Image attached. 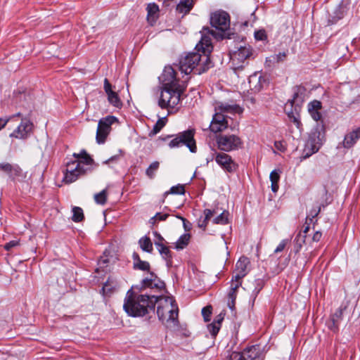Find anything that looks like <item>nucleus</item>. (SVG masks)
Wrapping results in <instances>:
<instances>
[{"mask_svg":"<svg viewBox=\"0 0 360 360\" xmlns=\"http://www.w3.org/2000/svg\"><path fill=\"white\" fill-rule=\"evenodd\" d=\"M191 235L189 233H184L179 237L175 243V248L177 250H183L185 248L190 240Z\"/></svg>","mask_w":360,"mask_h":360,"instance_id":"c756f323","label":"nucleus"},{"mask_svg":"<svg viewBox=\"0 0 360 360\" xmlns=\"http://www.w3.org/2000/svg\"><path fill=\"white\" fill-rule=\"evenodd\" d=\"M321 103L316 100L310 102L308 105L309 112L313 120L316 122L321 119L322 116L319 112V110H321Z\"/></svg>","mask_w":360,"mask_h":360,"instance_id":"b1692460","label":"nucleus"},{"mask_svg":"<svg viewBox=\"0 0 360 360\" xmlns=\"http://www.w3.org/2000/svg\"><path fill=\"white\" fill-rule=\"evenodd\" d=\"M321 206H318L316 209L311 210L309 212V216L307 217V219L309 217H311V218H309V220L311 221L313 218L316 217L319 214V212H321Z\"/></svg>","mask_w":360,"mask_h":360,"instance_id":"864d4df0","label":"nucleus"},{"mask_svg":"<svg viewBox=\"0 0 360 360\" xmlns=\"http://www.w3.org/2000/svg\"><path fill=\"white\" fill-rule=\"evenodd\" d=\"M323 125L319 124L311 131L302 152V159H307L319 151L324 139Z\"/></svg>","mask_w":360,"mask_h":360,"instance_id":"0eeeda50","label":"nucleus"},{"mask_svg":"<svg viewBox=\"0 0 360 360\" xmlns=\"http://www.w3.org/2000/svg\"><path fill=\"white\" fill-rule=\"evenodd\" d=\"M11 120V117H8L6 118L0 117V130L5 127L6 124Z\"/></svg>","mask_w":360,"mask_h":360,"instance_id":"4d7b16f0","label":"nucleus"},{"mask_svg":"<svg viewBox=\"0 0 360 360\" xmlns=\"http://www.w3.org/2000/svg\"><path fill=\"white\" fill-rule=\"evenodd\" d=\"M162 84L158 105L162 109H167L168 113L177 108L180 103L181 95L186 89L185 82L179 83L176 72L172 66H166L159 77Z\"/></svg>","mask_w":360,"mask_h":360,"instance_id":"f257e3e1","label":"nucleus"},{"mask_svg":"<svg viewBox=\"0 0 360 360\" xmlns=\"http://www.w3.org/2000/svg\"><path fill=\"white\" fill-rule=\"evenodd\" d=\"M214 158H215V153H213L210 158H207L206 159L207 164H208L210 161H212L213 160H214Z\"/></svg>","mask_w":360,"mask_h":360,"instance_id":"69168bd1","label":"nucleus"},{"mask_svg":"<svg viewBox=\"0 0 360 360\" xmlns=\"http://www.w3.org/2000/svg\"><path fill=\"white\" fill-rule=\"evenodd\" d=\"M265 84L266 80L261 75L255 73L249 77L250 88L255 93L260 91Z\"/></svg>","mask_w":360,"mask_h":360,"instance_id":"412c9836","label":"nucleus"},{"mask_svg":"<svg viewBox=\"0 0 360 360\" xmlns=\"http://www.w3.org/2000/svg\"><path fill=\"white\" fill-rule=\"evenodd\" d=\"M195 129H188L177 134L169 135L167 138L174 137L169 143V148H179L181 146H186L191 153L197 151L195 140L194 139Z\"/></svg>","mask_w":360,"mask_h":360,"instance_id":"6e6552de","label":"nucleus"},{"mask_svg":"<svg viewBox=\"0 0 360 360\" xmlns=\"http://www.w3.org/2000/svg\"><path fill=\"white\" fill-rule=\"evenodd\" d=\"M255 38L257 40L263 41L266 39V34L264 30H260L255 32Z\"/></svg>","mask_w":360,"mask_h":360,"instance_id":"49530a36","label":"nucleus"},{"mask_svg":"<svg viewBox=\"0 0 360 360\" xmlns=\"http://www.w3.org/2000/svg\"><path fill=\"white\" fill-rule=\"evenodd\" d=\"M229 360H245L243 353L233 352L229 356Z\"/></svg>","mask_w":360,"mask_h":360,"instance_id":"de8ad7c7","label":"nucleus"},{"mask_svg":"<svg viewBox=\"0 0 360 360\" xmlns=\"http://www.w3.org/2000/svg\"><path fill=\"white\" fill-rule=\"evenodd\" d=\"M79 155H83V159L81 160H75V161H77V162L81 163V166L83 167L84 165H91L93 162V159L87 154L86 150H83L79 153H74V156H79Z\"/></svg>","mask_w":360,"mask_h":360,"instance_id":"c9c22d12","label":"nucleus"},{"mask_svg":"<svg viewBox=\"0 0 360 360\" xmlns=\"http://www.w3.org/2000/svg\"><path fill=\"white\" fill-rule=\"evenodd\" d=\"M213 49L211 38L209 36L202 35L198 44L195 46L197 52L188 53L179 60V68L185 75L194 71L200 75L212 66V62L209 54Z\"/></svg>","mask_w":360,"mask_h":360,"instance_id":"f03ea898","label":"nucleus"},{"mask_svg":"<svg viewBox=\"0 0 360 360\" xmlns=\"http://www.w3.org/2000/svg\"><path fill=\"white\" fill-rule=\"evenodd\" d=\"M235 304L236 300H228L227 304L231 311H233L235 309Z\"/></svg>","mask_w":360,"mask_h":360,"instance_id":"680f3d73","label":"nucleus"},{"mask_svg":"<svg viewBox=\"0 0 360 360\" xmlns=\"http://www.w3.org/2000/svg\"><path fill=\"white\" fill-rule=\"evenodd\" d=\"M21 115H22V114H21L20 112H18V113H16V114H15V115H13L11 116V120H12L13 117H21Z\"/></svg>","mask_w":360,"mask_h":360,"instance_id":"774afa93","label":"nucleus"},{"mask_svg":"<svg viewBox=\"0 0 360 360\" xmlns=\"http://www.w3.org/2000/svg\"><path fill=\"white\" fill-rule=\"evenodd\" d=\"M169 216V214H162L160 212L156 213V214L151 218V220L154 221H165L167 217Z\"/></svg>","mask_w":360,"mask_h":360,"instance_id":"8fccbe9b","label":"nucleus"},{"mask_svg":"<svg viewBox=\"0 0 360 360\" xmlns=\"http://www.w3.org/2000/svg\"><path fill=\"white\" fill-rule=\"evenodd\" d=\"M274 146L277 150L281 152H284L286 150V146L285 143L281 141H275Z\"/></svg>","mask_w":360,"mask_h":360,"instance_id":"603ef678","label":"nucleus"},{"mask_svg":"<svg viewBox=\"0 0 360 360\" xmlns=\"http://www.w3.org/2000/svg\"><path fill=\"white\" fill-rule=\"evenodd\" d=\"M94 200L97 204L104 205L107 200V191L105 189L94 195Z\"/></svg>","mask_w":360,"mask_h":360,"instance_id":"a19ab883","label":"nucleus"},{"mask_svg":"<svg viewBox=\"0 0 360 360\" xmlns=\"http://www.w3.org/2000/svg\"><path fill=\"white\" fill-rule=\"evenodd\" d=\"M360 139V127L345 134L342 145L345 148H352Z\"/></svg>","mask_w":360,"mask_h":360,"instance_id":"4be33fe9","label":"nucleus"},{"mask_svg":"<svg viewBox=\"0 0 360 360\" xmlns=\"http://www.w3.org/2000/svg\"><path fill=\"white\" fill-rule=\"evenodd\" d=\"M210 24L215 27L219 32L211 30L209 27H203L202 30V36L211 35L217 40H222L224 39H235L236 34L234 32H226L230 27V15L222 10L216 11L210 15Z\"/></svg>","mask_w":360,"mask_h":360,"instance_id":"20e7f679","label":"nucleus"},{"mask_svg":"<svg viewBox=\"0 0 360 360\" xmlns=\"http://www.w3.org/2000/svg\"><path fill=\"white\" fill-rule=\"evenodd\" d=\"M289 240L288 239H284L281 241V243L278 244V245L276 247V248L274 250L275 253H278L282 252L287 244L288 243Z\"/></svg>","mask_w":360,"mask_h":360,"instance_id":"09e8293b","label":"nucleus"},{"mask_svg":"<svg viewBox=\"0 0 360 360\" xmlns=\"http://www.w3.org/2000/svg\"><path fill=\"white\" fill-rule=\"evenodd\" d=\"M252 54L253 50L250 45L240 46L231 53V63L236 73L244 68L248 64L246 60L250 58Z\"/></svg>","mask_w":360,"mask_h":360,"instance_id":"1a4fd4ad","label":"nucleus"},{"mask_svg":"<svg viewBox=\"0 0 360 360\" xmlns=\"http://www.w3.org/2000/svg\"><path fill=\"white\" fill-rule=\"evenodd\" d=\"M309 230V226H307L303 230V234L302 235H305Z\"/></svg>","mask_w":360,"mask_h":360,"instance_id":"338daca9","label":"nucleus"},{"mask_svg":"<svg viewBox=\"0 0 360 360\" xmlns=\"http://www.w3.org/2000/svg\"><path fill=\"white\" fill-rule=\"evenodd\" d=\"M204 214H205V219H204L203 221L202 222V224H198V226L200 228H202L203 229H205V227L207 224V222L211 219V217H212L214 215L217 214V211H216V210L205 209L204 210Z\"/></svg>","mask_w":360,"mask_h":360,"instance_id":"58836bf2","label":"nucleus"},{"mask_svg":"<svg viewBox=\"0 0 360 360\" xmlns=\"http://www.w3.org/2000/svg\"><path fill=\"white\" fill-rule=\"evenodd\" d=\"M117 121V118L112 115H108L98 121L96 131V141L99 144L104 143L111 131V126Z\"/></svg>","mask_w":360,"mask_h":360,"instance_id":"9b49d317","label":"nucleus"},{"mask_svg":"<svg viewBox=\"0 0 360 360\" xmlns=\"http://www.w3.org/2000/svg\"><path fill=\"white\" fill-rule=\"evenodd\" d=\"M157 314L167 327L178 326L179 309L175 300L171 297L158 295Z\"/></svg>","mask_w":360,"mask_h":360,"instance_id":"39448f33","label":"nucleus"},{"mask_svg":"<svg viewBox=\"0 0 360 360\" xmlns=\"http://www.w3.org/2000/svg\"><path fill=\"white\" fill-rule=\"evenodd\" d=\"M208 330L210 331L212 336L215 337L217 333H219V330L220 329L219 325H217L214 323H212L207 326Z\"/></svg>","mask_w":360,"mask_h":360,"instance_id":"c03bdc74","label":"nucleus"},{"mask_svg":"<svg viewBox=\"0 0 360 360\" xmlns=\"http://www.w3.org/2000/svg\"><path fill=\"white\" fill-rule=\"evenodd\" d=\"M134 269H139L141 271H149L150 264L146 261L139 260L136 263H133Z\"/></svg>","mask_w":360,"mask_h":360,"instance_id":"79ce46f5","label":"nucleus"},{"mask_svg":"<svg viewBox=\"0 0 360 360\" xmlns=\"http://www.w3.org/2000/svg\"><path fill=\"white\" fill-rule=\"evenodd\" d=\"M158 295H136L129 290L124 300L123 308L129 316H143L149 310H154Z\"/></svg>","mask_w":360,"mask_h":360,"instance_id":"7ed1b4c3","label":"nucleus"},{"mask_svg":"<svg viewBox=\"0 0 360 360\" xmlns=\"http://www.w3.org/2000/svg\"><path fill=\"white\" fill-rule=\"evenodd\" d=\"M154 244L158 249L159 253L162 256V259L166 261L167 266H171L172 264V252L167 245V243H159V242H154Z\"/></svg>","mask_w":360,"mask_h":360,"instance_id":"5701e85b","label":"nucleus"},{"mask_svg":"<svg viewBox=\"0 0 360 360\" xmlns=\"http://www.w3.org/2000/svg\"><path fill=\"white\" fill-rule=\"evenodd\" d=\"M0 170L8 174L13 181L25 178L22 169L18 165H12L8 162L0 163Z\"/></svg>","mask_w":360,"mask_h":360,"instance_id":"2eb2a0df","label":"nucleus"},{"mask_svg":"<svg viewBox=\"0 0 360 360\" xmlns=\"http://www.w3.org/2000/svg\"><path fill=\"white\" fill-rule=\"evenodd\" d=\"M240 110V107L237 105H229L226 103H221L219 106V112H235Z\"/></svg>","mask_w":360,"mask_h":360,"instance_id":"e433bc0d","label":"nucleus"},{"mask_svg":"<svg viewBox=\"0 0 360 360\" xmlns=\"http://www.w3.org/2000/svg\"><path fill=\"white\" fill-rule=\"evenodd\" d=\"M103 89L107 94L108 102L114 107L120 108L122 106V103L118 94L112 91V85L107 78L104 79Z\"/></svg>","mask_w":360,"mask_h":360,"instance_id":"6ab92c4d","label":"nucleus"},{"mask_svg":"<svg viewBox=\"0 0 360 360\" xmlns=\"http://www.w3.org/2000/svg\"><path fill=\"white\" fill-rule=\"evenodd\" d=\"M167 122V117L160 118L155 124L153 126L152 131L150 133V135H155L159 133L161 129L166 125Z\"/></svg>","mask_w":360,"mask_h":360,"instance_id":"7c9ffc66","label":"nucleus"},{"mask_svg":"<svg viewBox=\"0 0 360 360\" xmlns=\"http://www.w3.org/2000/svg\"><path fill=\"white\" fill-rule=\"evenodd\" d=\"M228 120L226 116L221 112H217L213 115L212 122L210 124V131L217 133L224 131L228 128Z\"/></svg>","mask_w":360,"mask_h":360,"instance_id":"f3484780","label":"nucleus"},{"mask_svg":"<svg viewBox=\"0 0 360 360\" xmlns=\"http://www.w3.org/2000/svg\"><path fill=\"white\" fill-rule=\"evenodd\" d=\"M326 324H327L328 328L330 330H333V332H336L338 330L339 323H333V321H332L331 319H329Z\"/></svg>","mask_w":360,"mask_h":360,"instance_id":"3c124183","label":"nucleus"},{"mask_svg":"<svg viewBox=\"0 0 360 360\" xmlns=\"http://www.w3.org/2000/svg\"><path fill=\"white\" fill-rule=\"evenodd\" d=\"M72 220L75 222H80L84 218L83 210L79 207H74L72 208Z\"/></svg>","mask_w":360,"mask_h":360,"instance_id":"4c0bfd02","label":"nucleus"},{"mask_svg":"<svg viewBox=\"0 0 360 360\" xmlns=\"http://www.w3.org/2000/svg\"><path fill=\"white\" fill-rule=\"evenodd\" d=\"M18 245H19V242L18 240H11V241L7 243L6 244H5L4 248H5V250L9 251L10 250H11V248H13Z\"/></svg>","mask_w":360,"mask_h":360,"instance_id":"5fc2aeb1","label":"nucleus"},{"mask_svg":"<svg viewBox=\"0 0 360 360\" xmlns=\"http://www.w3.org/2000/svg\"><path fill=\"white\" fill-rule=\"evenodd\" d=\"M160 166V162L158 161H155L153 163H151L149 167L147 168L146 171V175L150 179H153L155 176V172L158 171Z\"/></svg>","mask_w":360,"mask_h":360,"instance_id":"ea45409f","label":"nucleus"},{"mask_svg":"<svg viewBox=\"0 0 360 360\" xmlns=\"http://www.w3.org/2000/svg\"><path fill=\"white\" fill-rule=\"evenodd\" d=\"M229 212L224 210L220 214L213 219V223L216 224L225 225L229 223Z\"/></svg>","mask_w":360,"mask_h":360,"instance_id":"2f4dec72","label":"nucleus"},{"mask_svg":"<svg viewBox=\"0 0 360 360\" xmlns=\"http://www.w3.org/2000/svg\"><path fill=\"white\" fill-rule=\"evenodd\" d=\"M33 127V123L29 119L23 117L21 119L20 124L9 136L18 139H27L32 133Z\"/></svg>","mask_w":360,"mask_h":360,"instance_id":"4468645a","label":"nucleus"},{"mask_svg":"<svg viewBox=\"0 0 360 360\" xmlns=\"http://www.w3.org/2000/svg\"><path fill=\"white\" fill-rule=\"evenodd\" d=\"M181 221H183V225L185 230H190L191 227V224L189 221H188L185 218H181Z\"/></svg>","mask_w":360,"mask_h":360,"instance_id":"052dcab7","label":"nucleus"},{"mask_svg":"<svg viewBox=\"0 0 360 360\" xmlns=\"http://www.w3.org/2000/svg\"><path fill=\"white\" fill-rule=\"evenodd\" d=\"M86 169L81 166V163L77 161L68 162L67 169L65 173L63 181L67 184L75 181L78 177L84 174Z\"/></svg>","mask_w":360,"mask_h":360,"instance_id":"ddd939ff","label":"nucleus"},{"mask_svg":"<svg viewBox=\"0 0 360 360\" xmlns=\"http://www.w3.org/2000/svg\"><path fill=\"white\" fill-rule=\"evenodd\" d=\"M118 159V156L117 155H114V156H112L111 158H110L109 159L106 160L105 161H104V163L105 164H108L111 162H113V161H115Z\"/></svg>","mask_w":360,"mask_h":360,"instance_id":"e2e57ef3","label":"nucleus"},{"mask_svg":"<svg viewBox=\"0 0 360 360\" xmlns=\"http://www.w3.org/2000/svg\"><path fill=\"white\" fill-rule=\"evenodd\" d=\"M214 160L226 172L234 173L238 169V165L224 152H215Z\"/></svg>","mask_w":360,"mask_h":360,"instance_id":"f8f14e48","label":"nucleus"},{"mask_svg":"<svg viewBox=\"0 0 360 360\" xmlns=\"http://www.w3.org/2000/svg\"><path fill=\"white\" fill-rule=\"evenodd\" d=\"M346 306L341 305L338 309H336L335 313L331 315L330 319H331L333 323H338L340 324V321L342 320L343 311L346 309Z\"/></svg>","mask_w":360,"mask_h":360,"instance_id":"f704fd0d","label":"nucleus"},{"mask_svg":"<svg viewBox=\"0 0 360 360\" xmlns=\"http://www.w3.org/2000/svg\"><path fill=\"white\" fill-rule=\"evenodd\" d=\"M305 91L306 89L304 86H295L293 89L292 98L288 100L285 107V110H288V107L290 106V110L287 111L288 116L290 120L293 122L298 129L300 128L302 124L297 111L304 102Z\"/></svg>","mask_w":360,"mask_h":360,"instance_id":"423d86ee","label":"nucleus"},{"mask_svg":"<svg viewBox=\"0 0 360 360\" xmlns=\"http://www.w3.org/2000/svg\"><path fill=\"white\" fill-rule=\"evenodd\" d=\"M281 173L279 169L273 170L269 176L270 181L271 183V188L274 193H276L278 190V181L280 179V174Z\"/></svg>","mask_w":360,"mask_h":360,"instance_id":"bb28decb","label":"nucleus"},{"mask_svg":"<svg viewBox=\"0 0 360 360\" xmlns=\"http://www.w3.org/2000/svg\"><path fill=\"white\" fill-rule=\"evenodd\" d=\"M212 314V308L211 307H205L202 309V315L204 317L205 321H209L210 320V316Z\"/></svg>","mask_w":360,"mask_h":360,"instance_id":"a18cd8bd","label":"nucleus"},{"mask_svg":"<svg viewBox=\"0 0 360 360\" xmlns=\"http://www.w3.org/2000/svg\"><path fill=\"white\" fill-rule=\"evenodd\" d=\"M224 320V315L222 314H219L214 320L213 323L219 325L221 326V323Z\"/></svg>","mask_w":360,"mask_h":360,"instance_id":"13d9d810","label":"nucleus"},{"mask_svg":"<svg viewBox=\"0 0 360 360\" xmlns=\"http://www.w3.org/2000/svg\"><path fill=\"white\" fill-rule=\"evenodd\" d=\"M185 193V188L184 185L178 184L176 186H172L170 189L164 193V198H165L169 194H179L183 195ZM165 202V199H163L162 202Z\"/></svg>","mask_w":360,"mask_h":360,"instance_id":"72a5a7b5","label":"nucleus"},{"mask_svg":"<svg viewBox=\"0 0 360 360\" xmlns=\"http://www.w3.org/2000/svg\"><path fill=\"white\" fill-rule=\"evenodd\" d=\"M147 18L148 21L154 22L156 20L158 16L159 7L155 3L149 4L147 6Z\"/></svg>","mask_w":360,"mask_h":360,"instance_id":"cd10ccee","label":"nucleus"},{"mask_svg":"<svg viewBox=\"0 0 360 360\" xmlns=\"http://www.w3.org/2000/svg\"><path fill=\"white\" fill-rule=\"evenodd\" d=\"M287 57V53L280 52L278 54H274L271 56L269 58H270V60H272L274 62L279 63L283 61L285 58Z\"/></svg>","mask_w":360,"mask_h":360,"instance_id":"37998d69","label":"nucleus"},{"mask_svg":"<svg viewBox=\"0 0 360 360\" xmlns=\"http://www.w3.org/2000/svg\"><path fill=\"white\" fill-rule=\"evenodd\" d=\"M139 245L143 251L152 253L153 250V243L148 236H144L141 237L139 240Z\"/></svg>","mask_w":360,"mask_h":360,"instance_id":"a878e982","label":"nucleus"},{"mask_svg":"<svg viewBox=\"0 0 360 360\" xmlns=\"http://www.w3.org/2000/svg\"><path fill=\"white\" fill-rule=\"evenodd\" d=\"M153 235L155 236V242H159V243H167V242L165 241V240L164 239V238L157 231H154L153 232Z\"/></svg>","mask_w":360,"mask_h":360,"instance_id":"6e6d98bb","label":"nucleus"},{"mask_svg":"<svg viewBox=\"0 0 360 360\" xmlns=\"http://www.w3.org/2000/svg\"><path fill=\"white\" fill-rule=\"evenodd\" d=\"M132 259H133V262L134 263H136L139 260H141L140 257H139V255L138 253L136 252H134L133 255H132Z\"/></svg>","mask_w":360,"mask_h":360,"instance_id":"0e129e2a","label":"nucleus"},{"mask_svg":"<svg viewBox=\"0 0 360 360\" xmlns=\"http://www.w3.org/2000/svg\"><path fill=\"white\" fill-rule=\"evenodd\" d=\"M306 235H302V233H299L293 241V252L297 254L302 248L303 244L305 243Z\"/></svg>","mask_w":360,"mask_h":360,"instance_id":"c85d7f7f","label":"nucleus"},{"mask_svg":"<svg viewBox=\"0 0 360 360\" xmlns=\"http://www.w3.org/2000/svg\"><path fill=\"white\" fill-rule=\"evenodd\" d=\"M193 0H181L176 6V11L179 13L186 14L192 9Z\"/></svg>","mask_w":360,"mask_h":360,"instance_id":"393cba45","label":"nucleus"},{"mask_svg":"<svg viewBox=\"0 0 360 360\" xmlns=\"http://www.w3.org/2000/svg\"><path fill=\"white\" fill-rule=\"evenodd\" d=\"M243 353L245 360H263L264 358L263 349L260 345L248 347Z\"/></svg>","mask_w":360,"mask_h":360,"instance_id":"a211bd4d","label":"nucleus"},{"mask_svg":"<svg viewBox=\"0 0 360 360\" xmlns=\"http://www.w3.org/2000/svg\"><path fill=\"white\" fill-rule=\"evenodd\" d=\"M250 264L249 259L246 257H241L236 264L235 275L231 281L242 283V279L248 274V266Z\"/></svg>","mask_w":360,"mask_h":360,"instance_id":"dca6fc26","label":"nucleus"},{"mask_svg":"<svg viewBox=\"0 0 360 360\" xmlns=\"http://www.w3.org/2000/svg\"><path fill=\"white\" fill-rule=\"evenodd\" d=\"M142 288L162 291L165 290V284L155 274L150 273V276L143 280Z\"/></svg>","mask_w":360,"mask_h":360,"instance_id":"aec40b11","label":"nucleus"},{"mask_svg":"<svg viewBox=\"0 0 360 360\" xmlns=\"http://www.w3.org/2000/svg\"><path fill=\"white\" fill-rule=\"evenodd\" d=\"M217 148L222 152H231L242 148L241 139L235 134H219L216 136Z\"/></svg>","mask_w":360,"mask_h":360,"instance_id":"9d476101","label":"nucleus"},{"mask_svg":"<svg viewBox=\"0 0 360 360\" xmlns=\"http://www.w3.org/2000/svg\"><path fill=\"white\" fill-rule=\"evenodd\" d=\"M322 236V233L320 231H316L312 237L313 241L319 242Z\"/></svg>","mask_w":360,"mask_h":360,"instance_id":"bf43d9fd","label":"nucleus"},{"mask_svg":"<svg viewBox=\"0 0 360 360\" xmlns=\"http://www.w3.org/2000/svg\"><path fill=\"white\" fill-rule=\"evenodd\" d=\"M241 285V283L231 281L230 290L228 293V300H236L237 297V292L239 287Z\"/></svg>","mask_w":360,"mask_h":360,"instance_id":"473e14b6","label":"nucleus"}]
</instances>
